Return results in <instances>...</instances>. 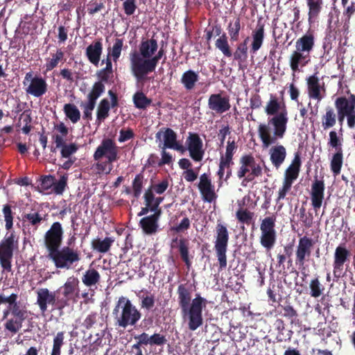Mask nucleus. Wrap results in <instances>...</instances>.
Masks as SVG:
<instances>
[{
  "instance_id": "28",
  "label": "nucleus",
  "mask_w": 355,
  "mask_h": 355,
  "mask_svg": "<svg viewBox=\"0 0 355 355\" xmlns=\"http://www.w3.org/2000/svg\"><path fill=\"white\" fill-rule=\"evenodd\" d=\"M265 37L264 24L260 21L252 32V42L250 45V53H256L261 47Z\"/></svg>"
},
{
  "instance_id": "23",
  "label": "nucleus",
  "mask_w": 355,
  "mask_h": 355,
  "mask_svg": "<svg viewBox=\"0 0 355 355\" xmlns=\"http://www.w3.org/2000/svg\"><path fill=\"white\" fill-rule=\"evenodd\" d=\"M324 189V180L315 178L312 184L311 191V205L315 210L320 209L322 206Z\"/></svg>"
},
{
  "instance_id": "30",
  "label": "nucleus",
  "mask_w": 355,
  "mask_h": 355,
  "mask_svg": "<svg viewBox=\"0 0 355 355\" xmlns=\"http://www.w3.org/2000/svg\"><path fill=\"white\" fill-rule=\"evenodd\" d=\"M269 155L272 164L278 169L286 159V149L283 145H275L270 148Z\"/></svg>"
},
{
  "instance_id": "35",
  "label": "nucleus",
  "mask_w": 355,
  "mask_h": 355,
  "mask_svg": "<svg viewBox=\"0 0 355 355\" xmlns=\"http://www.w3.org/2000/svg\"><path fill=\"white\" fill-rule=\"evenodd\" d=\"M309 55L298 51L297 50L294 51L290 55L289 63L291 70L293 72H297L300 71V66H305L309 60L307 59Z\"/></svg>"
},
{
  "instance_id": "6",
  "label": "nucleus",
  "mask_w": 355,
  "mask_h": 355,
  "mask_svg": "<svg viewBox=\"0 0 355 355\" xmlns=\"http://www.w3.org/2000/svg\"><path fill=\"white\" fill-rule=\"evenodd\" d=\"M74 239V236H72L68 243V246L60 248L53 252L48 254V257L52 260L56 268L68 270L72 265L80 261V252L69 247L71 241Z\"/></svg>"
},
{
  "instance_id": "48",
  "label": "nucleus",
  "mask_w": 355,
  "mask_h": 355,
  "mask_svg": "<svg viewBox=\"0 0 355 355\" xmlns=\"http://www.w3.org/2000/svg\"><path fill=\"white\" fill-rule=\"evenodd\" d=\"M164 54V51L162 48H161L157 54L154 56L152 55L151 59H148V60H142L144 64L148 67L147 70L146 71V76L153 71H155L156 67L158 64L159 60L162 58Z\"/></svg>"
},
{
  "instance_id": "13",
  "label": "nucleus",
  "mask_w": 355,
  "mask_h": 355,
  "mask_svg": "<svg viewBox=\"0 0 355 355\" xmlns=\"http://www.w3.org/2000/svg\"><path fill=\"white\" fill-rule=\"evenodd\" d=\"M64 231L59 222H54L44 236V245L48 254L60 248L63 239Z\"/></svg>"
},
{
  "instance_id": "5",
  "label": "nucleus",
  "mask_w": 355,
  "mask_h": 355,
  "mask_svg": "<svg viewBox=\"0 0 355 355\" xmlns=\"http://www.w3.org/2000/svg\"><path fill=\"white\" fill-rule=\"evenodd\" d=\"M112 314L115 326L125 329L128 326H135L141 318V312L131 301L123 296L119 298Z\"/></svg>"
},
{
  "instance_id": "25",
  "label": "nucleus",
  "mask_w": 355,
  "mask_h": 355,
  "mask_svg": "<svg viewBox=\"0 0 355 355\" xmlns=\"http://www.w3.org/2000/svg\"><path fill=\"white\" fill-rule=\"evenodd\" d=\"M337 112L348 115L355 112V95L351 94L347 98L338 97L334 103Z\"/></svg>"
},
{
  "instance_id": "43",
  "label": "nucleus",
  "mask_w": 355,
  "mask_h": 355,
  "mask_svg": "<svg viewBox=\"0 0 355 355\" xmlns=\"http://www.w3.org/2000/svg\"><path fill=\"white\" fill-rule=\"evenodd\" d=\"M51 58L46 60L45 64L46 71H50L58 67L60 62H63L64 60V53L62 49H57L55 53L51 54Z\"/></svg>"
},
{
  "instance_id": "42",
  "label": "nucleus",
  "mask_w": 355,
  "mask_h": 355,
  "mask_svg": "<svg viewBox=\"0 0 355 355\" xmlns=\"http://www.w3.org/2000/svg\"><path fill=\"white\" fill-rule=\"evenodd\" d=\"M293 245L291 244H287L284 247V253H279L277 255V266L284 269V263L288 259L287 263L288 266H292L293 261L291 259V256L293 255Z\"/></svg>"
},
{
  "instance_id": "38",
  "label": "nucleus",
  "mask_w": 355,
  "mask_h": 355,
  "mask_svg": "<svg viewBox=\"0 0 355 355\" xmlns=\"http://www.w3.org/2000/svg\"><path fill=\"white\" fill-rule=\"evenodd\" d=\"M114 242V238L105 237L103 240L98 238L94 239L92 241L91 244L93 250L100 253H106L110 250V248Z\"/></svg>"
},
{
  "instance_id": "7",
  "label": "nucleus",
  "mask_w": 355,
  "mask_h": 355,
  "mask_svg": "<svg viewBox=\"0 0 355 355\" xmlns=\"http://www.w3.org/2000/svg\"><path fill=\"white\" fill-rule=\"evenodd\" d=\"M249 37H247L242 42L239 43L234 53L228 43V38L226 33H223L216 41L215 46L227 58L232 55L234 59L239 62H244L248 59V43Z\"/></svg>"
},
{
  "instance_id": "32",
  "label": "nucleus",
  "mask_w": 355,
  "mask_h": 355,
  "mask_svg": "<svg viewBox=\"0 0 355 355\" xmlns=\"http://www.w3.org/2000/svg\"><path fill=\"white\" fill-rule=\"evenodd\" d=\"M315 43V37L312 33H307L300 37L295 44L296 50L309 55L313 50Z\"/></svg>"
},
{
  "instance_id": "37",
  "label": "nucleus",
  "mask_w": 355,
  "mask_h": 355,
  "mask_svg": "<svg viewBox=\"0 0 355 355\" xmlns=\"http://www.w3.org/2000/svg\"><path fill=\"white\" fill-rule=\"evenodd\" d=\"M110 110V103L107 98H103L98 103L96 109V123L100 125L108 116Z\"/></svg>"
},
{
  "instance_id": "33",
  "label": "nucleus",
  "mask_w": 355,
  "mask_h": 355,
  "mask_svg": "<svg viewBox=\"0 0 355 355\" xmlns=\"http://www.w3.org/2000/svg\"><path fill=\"white\" fill-rule=\"evenodd\" d=\"M199 80L198 72L192 69L185 71L180 78V83L187 91L193 90Z\"/></svg>"
},
{
  "instance_id": "24",
  "label": "nucleus",
  "mask_w": 355,
  "mask_h": 355,
  "mask_svg": "<svg viewBox=\"0 0 355 355\" xmlns=\"http://www.w3.org/2000/svg\"><path fill=\"white\" fill-rule=\"evenodd\" d=\"M301 164L302 161L300 154L299 152H296L294 155L291 164L284 172L283 181L293 184L299 176Z\"/></svg>"
},
{
  "instance_id": "18",
  "label": "nucleus",
  "mask_w": 355,
  "mask_h": 355,
  "mask_svg": "<svg viewBox=\"0 0 355 355\" xmlns=\"http://www.w3.org/2000/svg\"><path fill=\"white\" fill-rule=\"evenodd\" d=\"M350 252L344 245H338L335 250L333 263L334 281H338L343 276L345 263L349 259Z\"/></svg>"
},
{
  "instance_id": "61",
  "label": "nucleus",
  "mask_w": 355,
  "mask_h": 355,
  "mask_svg": "<svg viewBox=\"0 0 355 355\" xmlns=\"http://www.w3.org/2000/svg\"><path fill=\"white\" fill-rule=\"evenodd\" d=\"M299 216L300 220L306 227L309 228L312 226L313 216L311 214H309V215H307L306 214V209L304 207H302L300 209Z\"/></svg>"
},
{
  "instance_id": "62",
  "label": "nucleus",
  "mask_w": 355,
  "mask_h": 355,
  "mask_svg": "<svg viewBox=\"0 0 355 355\" xmlns=\"http://www.w3.org/2000/svg\"><path fill=\"white\" fill-rule=\"evenodd\" d=\"M191 227V220L188 217H184L180 223L171 227V230L177 233L184 232L187 231Z\"/></svg>"
},
{
  "instance_id": "41",
  "label": "nucleus",
  "mask_w": 355,
  "mask_h": 355,
  "mask_svg": "<svg viewBox=\"0 0 355 355\" xmlns=\"http://www.w3.org/2000/svg\"><path fill=\"white\" fill-rule=\"evenodd\" d=\"M101 275L94 268H89L82 277L83 283L87 287L95 286L100 282Z\"/></svg>"
},
{
  "instance_id": "10",
  "label": "nucleus",
  "mask_w": 355,
  "mask_h": 355,
  "mask_svg": "<svg viewBox=\"0 0 355 355\" xmlns=\"http://www.w3.org/2000/svg\"><path fill=\"white\" fill-rule=\"evenodd\" d=\"M239 164L240 166L236 172L239 179L244 178L247 182H252L255 178L262 175V168L256 163L254 157L251 154L241 156Z\"/></svg>"
},
{
  "instance_id": "39",
  "label": "nucleus",
  "mask_w": 355,
  "mask_h": 355,
  "mask_svg": "<svg viewBox=\"0 0 355 355\" xmlns=\"http://www.w3.org/2000/svg\"><path fill=\"white\" fill-rule=\"evenodd\" d=\"M322 127L326 130L333 128L336 123V114L330 106L325 108V113L321 117Z\"/></svg>"
},
{
  "instance_id": "36",
  "label": "nucleus",
  "mask_w": 355,
  "mask_h": 355,
  "mask_svg": "<svg viewBox=\"0 0 355 355\" xmlns=\"http://www.w3.org/2000/svg\"><path fill=\"white\" fill-rule=\"evenodd\" d=\"M309 8L308 21L312 24L318 17L322 9V0H306Z\"/></svg>"
},
{
  "instance_id": "45",
  "label": "nucleus",
  "mask_w": 355,
  "mask_h": 355,
  "mask_svg": "<svg viewBox=\"0 0 355 355\" xmlns=\"http://www.w3.org/2000/svg\"><path fill=\"white\" fill-rule=\"evenodd\" d=\"M63 111L66 116L73 123H76L80 119V112L78 107L72 103L64 105Z\"/></svg>"
},
{
  "instance_id": "50",
  "label": "nucleus",
  "mask_w": 355,
  "mask_h": 355,
  "mask_svg": "<svg viewBox=\"0 0 355 355\" xmlns=\"http://www.w3.org/2000/svg\"><path fill=\"white\" fill-rule=\"evenodd\" d=\"M275 327L276 330L277 331V335L276 336V340L277 342L282 343L283 341L291 340L293 334V332L291 330L288 331L287 334V338H284L283 337V331L285 330L286 324L282 319H277L275 322Z\"/></svg>"
},
{
  "instance_id": "64",
  "label": "nucleus",
  "mask_w": 355,
  "mask_h": 355,
  "mask_svg": "<svg viewBox=\"0 0 355 355\" xmlns=\"http://www.w3.org/2000/svg\"><path fill=\"white\" fill-rule=\"evenodd\" d=\"M150 187L157 194H162L168 187V181L167 179H164L157 184H151Z\"/></svg>"
},
{
  "instance_id": "9",
  "label": "nucleus",
  "mask_w": 355,
  "mask_h": 355,
  "mask_svg": "<svg viewBox=\"0 0 355 355\" xmlns=\"http://www.w3.org/2000/svg\"><path fill=\"white\" fill-rule=\"evenodd\" d=\"M103 157H106V162L97 164L98 169L103 171H105L104 165H105L106 163L112 164L119 159L118 146L112 139H103L101 141V144L96 148L93 155V157L95 161H98Z\"/></svg>"
},
{
  "instance_id": "54",
  "label": "nucleus",
  "mask_w": 355,
  "mask_h": 355,
  "mask_svg": "<svg viewBox=\"0 0 355 355\" xmlns=\"http://www.w3.org/2000/svg\"><path fill=\"white\" fill-rule=\"evenodd\" d=\"M23 220L24 221H28L29 225L37 228L43 220V218L38 212H33L24 214L23 216Z\"/></svg>"
},
{
  "instance_id": "8",
  "label": "nucleus",
  "mask_w": 355,
  "mask_h": 355,
  "mask_svg": "<svg viewBox=\"0 0 355 355\" xmlns=\"http://www.w3.org/2000/svg\"><path fill=\"white\" fill-rule=\"evenodd\" d=\"M229 241V233L227 227L221 223H218L216 227V241L214 249L219 263L220 270L227 267V245Z\"/></svg>"
},
{
  "instance_id": "15",
  "label": "nucleus",
  "mask_w": 355,
  "mask_h": 355,
  "mask_svg": "<svg viewBox=\"0 0 355 355\" xmlns=\"http://www.w3.org/2000/svg\"><path fill=\"white\" fill-rule=\"evenodd\" d=\"M313 244V239L306 236L299 239L295 250V264L300 268L305 269L304 264L311 254Z\"/></svg>"
},
{
  "instance_id": "60",
  "label": "nucleus",
  "mask_w": 355,
  "mask_h": 355,
  "mask_svg": "<svg viewBox=\"0 0 355 355\" xmlns=\"http://www.w3.org/2000/svg\"><path fill=\"white\" fill-rule=\"evenodd\" d=\"M55 178L51 175H44L40 179V187L44 191H49L52 187H53L54 181Z\"/></svg>"
},
{
  "instance_id": "34",
  "label": "nucleus",
  "mask_w": 355,
  "mask_h": 355,
  "mask_svg": "<svg viewBox=\"0 0 355 355\" xmlns=\"http://www.w3.org/2000/svg\"><path fill=\"white\" fill-rule=\"evenodd\" d=\"M79 281L76 277H71L67 279L64 284L60 288L62 290L63 296L70 300L74 298V295L78 293Z\"/></svg>"
},
{
  "instance_id": "40",
  "label": "nucleus",
  "mask_w": 355,
  "mask_h": 355,
  "mask_svg": "<svg viewBox=\"0 0 355 355\" xmlns=\"http://www.w3.org/2000/svg\"><path fill=\"white\" fill-rule=\"evenodd\" d=\"M189 242L184 238H182L178 241V251L180 252L182 260L185 263L188 269L191 266V261L189 257Z\"/></svg>"
},
{
  "instance_id": "12",
  "label": "nucleus",
  "mask_w": 355,
  "mask_h": 355,
  "mask_svg": "<svg viewBox=\"0 0 355 355\" xmlns=\"http://www.w3.org/2000/svg\"><path fill=\"white\" fill-rule=\"evenodd\" d=\"M276 216L272 214L263 218L260 225V243L268 250H271L276 242Z\"/></svg>"
},
{
  "instance_id": "3",
  "label": "nucleus",
  "mask_w": 355,
  "mask_h": 355,
  "mask_svg": "<svg viewBox=\"0 0 355 355\" xmlns=\"http://www.w3.org/2000/svg\"><path fill=\"white\" fill-rule=\"evenodd\" d=\"M2 212L5 220V228L10 231L13 227L14 213L8 204L3 205ZM18 239L14 232H8L0 242V265L4 271L12 270V259L15 250L18 248Z\"/></svg>"
},
{
  "instance_id": "14",
  "label": "nucleus",
  "mask_w": 355,
  "mask_h": 355,
  "mask_svg": "<svg viewBox=\"0 0 355 355\" xmlns=\"http://www.w3.org/2000/svg\"><path fill=\"white\" fill-rule=\"evenodd\" d=\"M103 94V87L96 85L92 87L87 95V101H81L80 107L83 110V119L87 121L92 120V112L94 110L97 99Z\"/></svg>"
},
{
  "instance_id": "49",
  "label": "nucleus",
  "mask_w": 355,
  "mask_h": 355,
  "mask_svg": "<svg viewBox=\"0 0 355 355\" xmlns=\"http://www.w3.org/2000/svg\"><path fill=\"white\" fill-rule=\"evenodd\" d=\"M135 106L141 110H145L149 106L152 101L148 98L142 92H137L132 97Z\"/></svg>"
},
{
  "instance_id": "55",
  "label": "nucleus",
  "mask_w": 355,
  "mask_h": 355,
  "mask_svg": "<svg viewBox=\"0 0 355 355\" xmlns=\"http://www.w3.org/2000/svg\"><path fill=\"white\" fill-rule=\"evenodd\" d=\"M97 76L99 79L98 81L95 82L92 87L96 86V85H100L103 87V94L105 92V87L104 83H108L110 78L112 77L113 73H108L107 71H105L104 69H101L97 72Z\"/></svg>"
},
{
  "instance_id": "44",
  "label": "nucleus",
  "mask_w": 355,
  "mask_h": 355,
  "mask_svg": "<svg viewBox=\"0 0 355 355\" xmlns=\"http://www.w3.org/2000/svg\"><path fill=\"white\" fill-rule=\"evenodd\" d=\"M145 181L146 180H145L143 173L135 175L132 182V196L135 198L138 199L140 197Z\"/></svg>"
},
{
  "instance_id": "27",
  "label": "nucleus",
  "mask_w": 355,
  "mask_h": 355,
  "mask_svg": "<svg viewBox=\"0 0 355 355\" xmlns=\"http://www.w3.org/2000/svg\"><path fill=\"white\" fill-rule=\"evenodd\" d=\"M103 53L102 40L98 39L89 44L85 51L88 60L95 66H98Z\"/></svg>"
},
{
  "instance_id": "31",
  "label": "nucleus",
  "mask_w": 355,
  "mask_h": 355,
  "mask_svg": "<svg viewBox=\"0 0 355 355\" xmlns=\"http://www.w3.org/2000/svg\"><path fill=\"white\" fill-rule=\"evenodd\" d=\"M164 149H174L183 153L186 148L177 141V134L171 128H167L164 132Z\"/></svg>"
},
{
  "instance_id": "21",
  "label": "nucleus",
  "mask_w": 355,
  "mask_h": 355,
  "mask_svg": "<svg viewBox=\"0 0 355 355\" xmlns=\"http://www.w3.org/2000/svg\"><path fill=\"white\" fill-rule=\"evenodd\" d=\"M208 107L217 114H223L231 107L230 98L223 96L220 94H211L208 99Z\"/></svg>"
},
{
  "instance_id": "52",
  "label": "nucleus",
  "mask_w": 355,
  "mask_h": 355,
  "mask_svg": "<svg viewBox=\"0 0 355 355\" xmlns=\"http://www.w3.org/2000/svg\"><path fill=\"white\" fill-rule=\"evenodd\" d=\"M64 332H58L53 338V348L51 355H61V347L64 344Z\"/></svg>"
},
{
  "instance_id": "46",
  "label": "nucleus",
  "mask_w": 355,
  "mask_h": 355,
  "mask_svg": "<svg viewBox=\"0 0 355 355\" xmlns=\"http://www.w3.org/2000/svg\"><path fill=\"white\" fill-rule=\"evenodd\" d=\"M310 295L314 298L321 296L324 291V286L320 282L319 276L315 277L309 283Z\"/></svg>"
},
{
  "instance_id": "57",
  "label": "nucleus",
  "mask_w": 355,
  "mask_h": 355,
  "mask_svg": "<svg viewBox=\"0 0 355 355\" xmlns=\"http://www.w3.org/2000/svg\"><path fill=\"white\" fill-rule=\"evenodd\" d=\"M68 175L64 174L62 175L58 182L54 181L53 191L55 193L61 195L63 193L67 185Z\"/></svg>"
},
{
  "instance_id": "16",
  "label": "nucleus",
  "mask_w": 355,
  "mask_h": 355,
  "mask_svg": "<svg viewBox=\"0 0 355 355\" xmlns=\"http://www.w3.org/2000/svg\"><path fill=\"white\" fill-rule=\"evenodd\" d=\"M306 82L309 98L317 100L318 103H319L326 94L324 83L320 80L318 72L307 77Z\"/></svg>"
},
{
  "instance_id": "1",
  "label": "nucleus",
  "mask_w": 355,
  "mask_h": 355,
  "mask_svg": "<svg viewBox=\"0 0 355 355\" xmlns=\"http://www.w3.org/2000/svg\"><path fill=\"white\" fill-rule=\"evenodd\" d=\"M265 112L267 115L272 116L268 119L267 123H259L257 132L263 147L268 148L284 137L288 118L285 104L283 103L282 105L278 98L272 94L266 104Z\"/></svg>"
},
{
  "instance_id": "2",
  "label": "nucleus",
  "mask_w": 355,
  "mask_h": 355,
  "mask_svg": "<svg viewBox=\"0 0 355 355\" xmlns=\"http://www.w3.org/2000/svg\"><path fill=\"white\" fill-rule=\"evenodd\" d=\"M177 294L181 314L187 321L189 329L196 331L203 324L202 310L206 307L207 300L200 294L196 295L192 300L191 289L187 284H180Z\"/></svg>"
},
{
  "instance_id": "20",
  "label": "nucleus",
  "mask_w": 355,
  "mask_h": 355,
  "mask_svg": "<svg viewBox=\"0 0 355 355\" xmlns=\"http://www.w3.org/2000/svg\"><path fill=\"white\" fill-rule=\"evenodd\" d=\"M198 187L205 202L211 203L217 198L218 196L215 192L214 186L207 173H203L200 176Z\"/></svg>"
},
{
  "instance_id": "29",
  "label": "nucleus",
  "mask_w": 355,
  "mask_h": 355,
  "mask_svg": "<svg viewBox=\"0 0 355 355\" xmlns=\"http://www.w3.org/2000/svg\"><path fill=\"white\" fill-rule=\"evenodd\" d=\"M53 139L55 144V148H60L61 156L63 158H70L71 155L76 153L78 149V146L75 143L67 144L62 137L58 135L53 136Z\"/></svg>"
},
{
  "instance_id": "17",
  "label": "nucleus",
  "mask_w": 355,
  "mask_h": 355,
  "mask_svg": "<svg viewBox=\"0 0 355 355\" xmlns=\"http://www.w3.org/2000/svg\"><path fill=\"white\" fill-rule=\"evenodd\" d=\"M187 149L194 162H201L205 155L202 140L196 132H189L186 140Z\"/></svg>"
},
{
  "instance_id": "47",
  "label": "nucleus",
  "mask_w": 355,
  "mask_h": 355,
  "mask_svg": "<svg viewBox=\"0 0 355 355\" xmlns=\"http://www.w3.org/2000/svg\"><path fill=\"white\" fill-rule=\"evenodd\" d=\"M343 162V153L342 151H336L334 154L330 163L331 170L335 175L340 173Z\"/></svg>"
},
{
  "instance_id": "51",
  "label": "nucleus",
  "mask_w": 355,
  "mask_h": 355,
  "mask_svg": "<svg viewBox=\"0 0 355 355\" xmlns=\"http://www.w3.org/2000/svg\"><path fill=\"white\" fill-rule=\"evenodd\" d=\"M227 29L228 31L231 41H237L239 40V32L241 31L240 18L237 17L234 23L230 22Z\"/></svg>"
},
{
  "instance_id": "26",
  "label": "nucleus",
  "mask_w": 355,
  "mask_h": 355,
  "mask_svg": "<svg viewBox=\"0 0 355 355\" xmlns=\"http://www.w3.org/2000/svg\"><path fill=\"white\" fill-rule=\"evenodd\" d=\"M55 293L50 292L48 288H40L37 291V304L40 311L45 313L47 311L48 304L53 306L55 303Z\"/></svg>"
},
{
  "instance_id": "59",
  "label": "nucleus",
  "mask_w": 355,
  "mask_h": 355,
  "mask_svg": "<svg viewBox=\"0 0 355 355\" xmlns=\"http://www.w3.org/2000/svg\"><path fill=\"white\" fill-rule=\"evenodd\" d=\"M139 297L141 300V307L142 309L150 310L155 306V300L153 294L139 295Z\"/></svg>"
},
{
  "instance_id": "11",
  "label": "nucleus",
  "mask_w": 355,
  "mask_h": 355,
  "mask_svg": "<svg viewBox=\"0 0 355 355\" xmlns=\"http://www.w3.org/2000/svg\"><path fill=\"white\" fill-rule=\"evenodd\" d=\"M23 85L26 94L35 98H40L48 91V84L41 76H33L32 71L26 73Z\"/></svg>"
},
{
  "instance_id": "56",
  "label": "nucleus",
  "mask_w": 355,
  "mask_h": 355,
  "mask_svg": "<svg viewBox=\"0 0 355 355\" xmlns=\"http://www.w3.org/2000/svg\"><path fill=\"white\" fill-rule=\"evenodd\" d=\"M328 145L331 148H334L336 151H342V139H340L337 135V132L334 130H331L329 132V139Z\"/></svg>"
},
{
  "instance_id": "22",
  "label": "nucleus",
  "mask_w": 355,
  "mask_h": 355,
  "mask_svg": "<svg viewBox=\"0 0 355 355\" xmlns=\"http://www.w3.org/2000/svg\"><path fill=\"white\" fill-rule=\"evenodd\" d=\"M162 213V211H158L140 220L139 225L144 234L153 235L157 232L159 229V220Z\"/></svg>"
},
{
  "instance_id": "53",
  "label": "nucleus",
  "mask_w": 355,
  "mask_h": 355,
  "mask_svg": "<svg viewBox=\"0 0 355 355\" xmlns=\"http://www.w3.org/2000/svg\"><path fill=\"white\" fill-rule=\"evenodd\" d=\"M254 214L247 209H239L236 212V217L238 219V220L243 224L250 225L252 218H253Z\"/></svg>"
},
{
  "instance_id": "19",
  "label": "nucleus",
  "mask_w": 355,
  "mask_h": 355,
  "mask_svg": "<svg viewBox=\"0 0 355 355\" xmlns=\"http://www.w3.org/2000/svg\"><path fill=\"white\" fill-rule=\"evenodd\" d=\"M11 314L15 317L8 320L5 327L12 334H16L22 327V323L26 318V311L20 308L18 304L10 308Z\"/></svg>"
},
{
  "instance_id": "58",
  "label": "nucleus",
  "mask_w": 355,
  "mask_h": 355,
  "mask_svg": "<svg viewBox=\"0 0 355 355\" xmlns=\"http://www.w3.org/2000/svg\"><path fill=\"white\" fill-rule=\"evenodd\" d=\"M123 46V41L122 39L116 38L113 46L112 48L111 55L113 58L114 62H116L121 55V50Z\"/></svg>"
},
{
  "instance_id": "4",
  "label": "nucleus",
  "mask_w": 355,
  "mask_h": 355,
  "mask_svg": "<svg viewBox=\"0 0 355 355\" xmlns=\"http://www.w3.org/2000/svg\"><path fill=\"white\" fill-rule=\"evenodd\" d=\"M158 49V44L153 37L142 40L139 44V52L134 51L130 54V69L133 76L138 81L146 79V71L148 67L142 60L151 59Z\"/></svg>"
},
{
  "instance_id": "63",
  "label": "nucleus",
  "mask_w": 355,
  "mask_h": 355,
  "mask_svg": "<svg viewBox=\"0 0 355 355\" xmlns=\"http://www.w3.org/2000/svg\"><path fill=\"white\" fill-rule=\"evenodd\" d=\"M135 133L132 129L128 128L127 129H121L119 132L118 141L121 143L125 142L135 137Z\"/></svg>"
}]
</instances>
